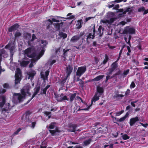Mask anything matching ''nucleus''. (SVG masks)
Here are the masks:
<instances>
[{"instance_id":"64","label":"nucleus","mask_w":148,"mask_h":148,"mask_svg":"<svg viewBox=\"0 0 148 148\" xmlns=\"http://www.w3.org/2000/svg\"><path fill=\"white\" fill-rule=\"evenodd\" d=\"M140 123L142 125V126L145 127H146L148 125L147 124H144L143 123Z\"/></svg>"},{"instance_id":"24","label":"nucleus","mask_w":148,"mask_h":148,"mask_svg":"<svg viewBox=\"0 0 148 148\" xmlns=\"http://www.w3.org/2000/svg\"><path fill=\"white\" fill-rule=\"evenodd\" d=\"M103 92V89L102 87L97 86V92L98 93L99 96H101Z\"/></svg>"},{"instance_id":"1","label":"nucleus","mask_w":148,"mask_h":148,"mask_svg":"<svg viewBox=\"0 0 148 148\" xmlns=\"http://www.w3.org/2000/svg\"><path fill=\"white\" fill-rule=\"evenodd\" d=\"M40 43V45L37 49L38 55L36 53L33 47L29 48L25 50V57L27 56L29 58H33L29 65V67H32L34 65L36 62L43 55L45 51V47L47 43L45 40H39L38 41ZM30 59L26 57L23 58L20 61V64L21 66L25 67L29 62Z\"/></svg>"},{"instance_id":"38","label":"nucleus","mask_w":148,"mask_h":148,"mask_svg":"<svg viewBox=\"0 0 148 148\" xmlns=\"http://www.w3.org/2000/svg\"><path fill=\"white\" fill-rule=\"evenodd\" d=\"M44 113L46 115V117H47L46 118L47 119H49L50 118L51 116L49 115L51 114V112L46 111Z\"/></svg>"},{"instance_id":"43","label":"nucleus","mask_w":148,"mask_h":148,"mask_svg":"<svg viewBox=\"0 0 148 148\" xmlns=\"http://www.w3.org/2000/svg\"><path fill=\"white\" fill-rule=\"evenodd\" d=\"M30 114V112L29 111H27L26 112L25 115L26 116V118L27 119V118H28V119H29V116Z\"/></svg>"},{"instance_id":"27","label":"nucleus","mask_w":148,"mask_h":148,"mask_svg":"<svg viewBox=\"0 0 148 148\" xmlns=\"http://www.w3.org/2000/svg\"><path fill=\"white\" fill-rule=\"evenodd\" d=\"M104 77L103 75H99L95 78L92 80L93 82H97L99 81L103 78Z\"/></svg>"},{"instance_id":"56","label":"nucleus","mask_w":148,"mask_h":148,"mask_svg":"<svg viewBox=\"0 0 148 148\" xmlns=\"http://www.w3.org/2000/svg\"><path fill=\"white\" fill-rule=\"evenodd\" d=\"M84 84V82L81 79L79 80V84L81 86H83Z\"/></svg>"},{"instance_id":"5","label":"nucleus","mask_w":148,"mask_h":148,"mask_svg":"<svg viewBox=\"0 0 148 148\" xmlns=\"http://www.w3.org/2000/svg\"><path fill=\"white\" fill-rule=\"evenodd\" d=\"M55 18H52V21H51L50 19H49L46 21V23H47V24L48 25L47 27V29H49L50 27V25H52L53 23L52 21L56 22L58 23L60 22V21H61V22H62V21H65V20H62L61 19V18L62 19L63 18L62 17H61L56 16H55Z\"/></svg>"},{"instance_id":"52","label":"nucleus","mask_w":148,"mask_h":148,"mask_svg":"<svg viewBox=\"0 0 148 148\" xmlns=\"http://www.w3.org/2000/svg\"><path fill=\"white\" fill-rule=\"evenodd\" d=\"M60 47H59L58 48L56 51V54H58V55L60 53Z\"/></svg>"},{"instance_id":"28","label":"nucleus","mask_w":148,"mask_h":148,"mask_svg":"<svg viewBox=\"0 0 148 148\" xmlns=\"http://www.w3.org/2000/svg\"><path fill=\"white\" fill-rule=\"evenodd\" d=\"M40 90V87H36L34 89V92L32 97V99L39 92Z\"/></svg>"},{"instance_id":"51","label":"nucleus","mask_w":148,"mask_h":148,"mask_svg":"<svg viewBox=\"0 0 148 148\" xmlns=\"http://www.w3.org/2000/svg\"><path fill=\"white\" fill-rule=\"evenodd\" d=\"M21 130V128H18L17 130L14 132V134L15 135H16L18 134V133Z\"/></svg>"},{"instance_id":"25","label":"nucleus","mask_w":148,"mask_h":148,"mask_svg":"<svg viewBox=\"0 0 148 148\" xmlns=\"http://www.w3.org/2000/svg\"><path fill=\"white\" fill-rule=\"evenodd\" d=\"M11 107L10 106L9 103H6L5 105L4 108H3V110L5 111H8L10 109Z\"/></svg>"},{"instance_id":"37","label":"nucleus","mask_w":148,"mask_h":148,"mask_svg":"<svg viewBox=\"0 0 148 148\" xmlns=\"http://www.w3.org/2000/svg\"><path fill=\"white\" fill-rule=\"evenodd\" d=\"M47 147V144L45 141H44L40 145L41 148H46Z\"/></svg>"},{"instance_id":"36","label":"nucleus","mask_w":148,"mask_h":148,"mask_svg":"<svg viewBox=\"0 0 148 148\" xmlns=\"http://www.w3.org/2000/svg\"><path fill=\"white\" fill-rule=\"evenodd\" d=\"M105 58L103 62V64H106L109 59L108 57V55L106 54H105Z\"/></svg>"},{"instance_id":"55","label":"nucleus","mask_w":148,"mask_h":148,"mask_svg":"<svg viewBox=\"0 0 148 148\" xmlns=\"http://www.w3.org/2000/svg\"><path fill=\"white\" fill-rule=\"evenodd\" d=\"M119 7V5L118 4H116L115 5H114V6L113 8V9L117 10Z\"/></svg>"},{"instance_id":"18","label":"nucleus","mask_w":148,"mask_h":148,"mask_svg":"<svg viewBox=\"0 0 148 148\" xmlns=\"http://www.w3.org/2000/svg\"><path fill=\"white\" fill-rule=\"evenodd\" d=\"M19 27V25L17 24H15L11 26L8 29V31L12 32L16 30Z\"/></svg>"},{"instance_id":"4","label":"nucleus","mask_w":148,"mask_h":148,"mask_svg":"<svg viewBox=\"0 0 148 148\" xmlns=\"http://www.w3.org/2000/svg\"><path fill=\"white\" fill-rule=\"evenodd\" d=\"M16 71L15 73V87L17 88L18 87H16V85L19 84L21 79L22 72L19 68H16Z\"/></svg>"},{"instance_id":"42","label":"nucleus","mask_w":148,"mask_h":148,"mask_svg":"<svg viewBox=\"0 0 148 148\" xmlns=\"http://www.w3.org/2000/svg\"><path fill=\"white\" fill-rule=\"evenodd\" d=\"M21 35V33L18 31H17L15 34V37L16 38L18 37Z\"/></svg>"},{"instance_id":"23","label":"nucleus","mask_w":148,"mask_h":148,"mask_svg":"<svg viewBox=\"0 0 148 148\" xmlns=\"http://www.w3.org/2000/svg\"><path fill=\"white\" fill-rule=\"evenodd\" d=\"M95 28L94 27L93 29V32H92V33L89 34L87 38V41H88V39H90V38H91V39L94 38L95 37Z\"/></svg>"},{"instance_id":"62","label":"nucleus","mask_w":148,"mask_h":148,"mask_svg":"<svg viewBox=\"0 0 148 148\" xmlns=\"http://www.w3.org/2000/svg\"><path fill=\"white\" fill-rule=\"evenodd\" d=\"M83 1H81L79 2H77V5L78 6L80 5L83 4Z\"/></svg>"},{"instance_id":"45","label":"nucleus","mask_w":148,"mask_h":148,"mask_svg":"<svg viewBox=\"0 0 148 148\" xmlns=\"http://www.w3.org/2000/svg\"><path fill=\"white\" fill-rule=\"evenodd\" d=\"M123 111L122 110L121 111L117 112L116 113L115 116H119L123 113Z\"/></svg>"},{"instance_id":"48","label":"nucleus","mask_w":148,"mask_h":148,"mask_svg":"<svg viewBox=\"0 0 148 148\" xmlns=\"http://www.w3.org/2000/svg\"><path fill=\"white\" fill-rule=\"evenodd\" d=\"M135 86V85L134 82H132L131 84L130 87L131 88H134Z\"/></svg>"},{"instance_id":"54","label":"nucleus","mask_w":148,"mask_h":148,"mask_svg":"<svg viewBox=\"0 0 148 148\" xmlns=\"http://www.w3.org/2000/svg\"><path fill=\"white\" fill-rule=\"evenodd\" d=\"M122 52V50H121V51H120L119 54V57L116 60V62H118V60L120 59L121 54Z\"/></svg>"},{"instance_id":"35","label":"nucleus","mask_w":148,"mask_h":148,"mask_svg":"<svg viewBox=\"0 0 148 148\" xmlns=\"http://www.w3.org/2000/svg\"><path fill=\"white\" fill-rule=\"evenodd\" d=\"M129 70L127 69L126 70H125L124 71L123 74L122 75L123 76V77H124L128 74L129 72Z\"/></svg>"},{"instance_id":"14","label":"nucleus","mask_w":148,"mask_h":148,"mask_svg":"<svg viewBox=\"0 0 148 148\" xmlns=\"http://www.w3.org/2000/svg\"><path fill=\"white\" fill-rule=\"evenodd\" d=\"M29 123H31V124L29 125V126L31 128L34 129L36 125V120L34 118H32L29 121Z\"/></svg>"},{"instance_id":"3","label":"nucleus","mask_w":148,"mask_h":148,"mask_svg":"<svg viewBox=\"0 0 148 148\" xmlns=\"http://www.w3.org/2000/svg\"><path fill=\"white\" fill-rule=\"evenodd\" d=\"M16 47L14 45H7L5 47V48L9 49L10 50V64L11 66V69L12 70H14L17 67L18 64L16 63L12 62L13 55L15 51V49Z\"/></svg>"},{"instance_id":"49","label":"nucleus","mask_w":148,"mask_h":148,"mask_svg":"<svg viewBox=\"0 0 148 148\" xmlns=\"http://www.w3.org/2000/svg\"><path fill=\"white\" fill-rule=\"evenodd\" d=\"M61 24H59V23H56L55 24V25L54 26H56V28L57 29H58L60 28V25Z\"/></svg>"},{"instance_id":"59","label":"nucleus","mask_w":148,"mask_h":148,"mask_svg":"<svg viewBox=\"0 0 148 148\" xmlns=\"http://www.w3.org/2000/svg\"><path fill=\"white\" fill-rule=\"evenodd\" d=\"M112 78V77H111L110 76L108 75L106 77V82H107V81L109 79Z\"/></svg>"},{"instance_id":"50","label":"nucleus","mask_w":148,"mask_h":148,"mask_svg":"<svg viewBox=\"0 0 148 148\" xmlns=\"http://www.w3.org/2000/svg\"><path fill=\"white\" fill-rule=\"evenodd\" d=\"M128 9H127L126 11L123 12V9H121L119 10V12H123L122 13L123 14H126V12H128Z\"/></svg>"},{"instance_id":"33","label":"nucleus","mask_w":148,"mask_h":148,"mask_svg":"<svg viewBox=\"0 0 148 148\" xmlns=\"http://www.w3.org/2000/svg\"><path fill=\"white\" fill-rule=\"evenodd\" d=\"M59 35L60 37H62L63 38H66L67 36V35L66 34L64 33L61 32H59Z\"/></svg>"},{"instance_id":"29","label":"nucleus","mask_w":148,"mask_h":148,"mask_svg":"<svg viewBox=\"0 0 148 148\" xmlns=\"http://www.w3.org/2000/svg\"><path fill=\"white\" fill-rule=\"evenodd\" d=\"M92 141V139L91 138H89L88 140H85L83 142V146H85L89 145Z\"/></svg>"},{"instance_id":"19","label":"nucleus","mask_w":148,"mask_h":148,"mask_svg":"<svg viewBox=\"0 0 148 148\" xmlns=\"http://www.w3.org/2000/svg\"><path fill=\"white\" fill-rule=\"evenodd\" d=\"M114 18H110V20H109L107 19H102L101 21V23H103L105 24H110L112 23V22L114 21Z\"/></svg>"},{"instance_id":"22","label":"nucleus","mask_w":148,"mask_h":148,"mask_svg":"<svg viewBox=\"0 0 148 148\" xmlns=\"http://www.w3.org/2000/svg\"><path fill=\"white\" fill-rule=\"evenodd\" d=\"M69 127L70 128V129H68V130L71 132H75V128L77 127L76 125L74 124H71L69 125Z\"/></svg>"},{"instance_id":"57","label":"nucleus","mask_w":148,"mask_h":148,"mask_svg":"<svg viewBox=\"0 0 148 148\" xmlns=\"http://www.w3.org/2000/svg\"><path fill=\"white\" fill-rule=\"evenodd\" d=\"M131 35H129V40L127 42V44L129 45H130V40L131 38Z\"/></svg>"},{"instance_id":"34","label":"nucleus","mask_w":148,"mask_h":148,"mask_svg":"<svg viewBox=\"0 0 148 148\" xmlns=\"http://www.w3.org/2000/svg\"><path fill=\"white\" fill-rule=\"evenodd\" d=\"M128 116V113H127L124 116L120 119L119 120V121L120 122H122L124 121L125 120V119H126V118Z\"/></svg>"},{"instance_id":"15","label":"nucleus","mask_w":148,"mask_h":148,"mask_svg":"<svg viewBox=\"0 0 148 148\" xmlns=\"http://www.w3.org/2000/svg\"><path fill=\"white\" fill-rule=\"evenodd\" d=\"M137 11L140 12H143V14L145 15L148 13V8L147 10H145L144 6H140L138 8Z\"/></svg>"},{"instance_id":"30","label":"nucleus","mask_w":148,"mask_h":148,"mask_svg":"<svg viewBox=\"0 0 148 148\" xmlns=\"http://www.w3.org/2000/svg\"><path fill=\"white\" fill-rule=\"evenodd\" d=\"M56 62V60H50L46 64V65H49L51 66L53 64Z\"/></svg>"},{"instance_id":"7","label":"nucleus","mask_w":148,"mask_h":148,"mask_svg":"<svg viewBox=\"0 0 148 148\" xmlns=\"http://www.w3.org/2000/svg\"><path fill=\"white\" fill-rule=\"evenodd\" d=\"M24 38L27 40V42L29 45L31 42H33L35 39H36L35 35L33 34L31 37V34L29 33H26L24 35Z\"/></svg>"},{"instance_id":"10","label":"nucleus","mask_w":148,"mask_h":148,"mask_svg":"<svg viewBox=\"0 0 148 148\" xmlns=\"http://www.w3.org/2000/svg\"><path fill=\"white\" fill-rule=\"evenodd\" d=\"M123 32L125 34H134L135 33V29L133 27L127 26L125 28Z\"/></svg>"},{"instance_id":"6","label":"nucleus","mask_w":148,"mask_h":148,"mask_svg":"<svg viewBox=\"0 0 148 148\" xmlns=\"http://www.w3.org/2000/svg\"><path fill=\"white\" fill-rule=\"evenodd\" d=\"M86 66H85L79 67L76 73V76L80 77L86 71Z\"/></svg>"},{"instance_id":"47","label":"nucleus","mask_w":148,"mask_h":148,"mask_svg":"<svg viewBox=\"0 0 148 148\" xmlns=\"http://www.w3.org/2000/svg\"><path fill=\"white\" fill-rule=\"evenodd\" d=\"M67 77H68L67 76L66 77H65L62 79V81L61 82V83L62 84H63L66 82Z\"/></svg>"},{"instance_id":"21","label":"nucleus","mask_w":148,"mask_h":148,"mask_svg":"<svg viewBox=\"0 0 148 148\" xmlns=\"http://www.w3.org/2000/svg\"><path fill=\"white\" fill-rule=\"evenodd\" d=\"M73 68L72 66L69 65L66 67V73L67 74V77L69 76L72 72Z\"/></svg>"},{"instance_id":"61","label":"nucleus","mask_w":148,"mask_h":148,"mask_svg":"<svg viewBox=\"0 0 148 148\" xmlns=\"http://www.w3.org/2000/svg\"><path fill=\"white\" fill-rule=\"evenodd\" d=\"M80 77L77 76V79H74V81L75 82H77L78 81H79V80H81L79 78Z\"/></svg>"},{"instance_id":"9","label":"nucleus","mask_w":148,"mask_h":148,"mask_svg":"<svg viewBox=\"0 0 148 148\" xmlns=\"http://www.w3.org/2000/svg\"><path fill=\"white\" fill-rule=\"evenodd\" d=\"M49 73V71L48 70L46 71L45 72L41 71L40 72L41 77L44 80L43 84H45V82L46 80H48V77Z\"/></svg>"},{"instance_id":"31","label":"nucleus","mask_w":148,"mask_h":148,"mask_svg":"<svg viewBox=\"0 0 148 148\" xmlns=\"http://www.w3.org/2000/svg\"><path fill=\"white\" fill-rule=\"evenodd\" d=\"M76 95V93H74L73 94H71L70 97L69 101L70 102H72L75 99Z\"/></svg>"},{"instance_id":"63","label":"nucleus","mask_w":148,"mask_h":148,"mask_svg":"<svg viewBox=\"0 0 148 148\" xmlns=\"http://www.w3.org/2000/svg\"><path fill=\"white\" fill-rule=\"evenodd\" d=\"M47 89L45 88L43 90V93L44 94H45L46 93V92L47 90Z\"/></svg>"},{"instance_id":"12","label":"nucleus","mask_w":148,"mask_h":148,"mask_svg":"<svg viewBox=\"0 0 148 148\" xmlns=\"http://www.w3.org/2000/svg\"><path fill=\"white\" fill-rule=\"evenodd\" d=\"M27 75L28 77V79H30L31 81L33 79V78L36 74V72L33 70H31L27 72Z\"/></svg>"},{"instance_id":"2","label":"nucleus","mask_w":148,"mask_h":148,"mask_svg":"<svg viewBox=\"0 0 148 148\" xmlns=\"http://www.w3.org/2000/svg\"><path fill=\"white\" fill-rule=\"evenodd\" d=\"M31 88L29 84L23 87L21 90V93H14L13 94L12 101L15 104H17L22 102L26 96L30 95L29 90Z\"/></svg>"},{"instance_id":"53","label":"nucleus","mask_w":148,"mask_h":148,"mask_svg":"<svg viewBox=\"0 0 148 148\" xmlns=\"http://www.w3.org/2000/svg\"><path fill=\"white\" fill-rule=\"evenodd\" d=\"M6 90L5 89L1 88L0 90V94L1 93H4L6 92Z\"/></svg>"},{"instance_id":"39","label":"nucleus","mask_w":148,"mask_h":148,"mask_svg":"<svg viewBox=\"0 0 148 148\" xmlns=\"http://www.w3.org/2000/svg\"><path fill=\"white\" fill-rule=\"evenodd\" d=\"M126 0H116L113 1H112L110 2L111 3H120L121 1H123L124 2H126Z\"/></svg>"},{"instance_id":"8","label":"nucleus","mask_w":148,"mask_h":148,"mask_svg":"<svg viewBox=\"0 0 148 148\" xmlns=\"http://www.w3.org/2000/svg\"><path fill=\"white\" fill-rule=\"evenodd\" d=\"M55 123H52L48 127V129L49 130L50 133L53 136H55L58 134V130H50V129H53L55 127Z\"/></svg>"},{"instance_id":"60","label":"nucleus","mask_w":148,"mask_h":148,"mask_svg":"<svg viewBox=\"0 0 148 148\" xmlns=\"http://www.w3.org/2000/svg\"><path fill=\"white\" fill-rule=\"evenodd\" d=\"M94 18V17H88L86 18V19H85L86 21H87L89 20L90 19H91V18Z\"/></svg>"},{"instance_id":"46","label":"nucleus","mask_w":148,"mask_h":148,"mask_svg":"<svg viewBox=\"0 0 148 148\" xmlns=\"http://www.w3.org/2000/svg\"><path fill=\"white\" fill-rule=\"evenodd\" d=\"M70 50V49H68L65 50V49H64L63 50V51L64 52L63 54L64 56H67V52L69 51Z\"/></svg>"},{"instance_id":"16","label":"nucleus","mask_w":148,"mask_h":148,"mask_svg":"<svg viewBox=\"0 0 148 148\" xmlns=\"http://www.w3.org/2000/svg\"><path fill=\"white\" fill-rule=\"evenodd\" d=\"M57 99V100L58 101H62L64 100H69L67 97L66 95H64L62 94H61L59 96H58Z\"/></svg>"},{"instance_id":"58","label":"nucleus","mask_w":148,"mask_h":148,"mask_svg":"<svg viewBox=\"0 0 148 148\" xmlns=\"http://www.w3.org/2000/svg\"><path fill=\"white\" fill-rule=\"evenodd\" d=\"M76 99L78 100H79L81 101L83 103V100H82V99L79 96H77L76 97Z\"/></svg>"},{"instance_id":"13","label":"nucleus","mask_w":148,"mask_h":148,"mask_svg":"<svg viewBox=\"0 0 148 148\" xmlns=\"http://www.w3.org/2000/svg\"><path fill=\"white\" fill-rule=\"evenodd\" d=\"M140 120V118L138 116L131 119L130 121V124L131 126H132L137 121Z\"/></svg>"},{"instance_id":"32","label":"nucleus","mask_w":148,"mask_h":148,"mask_svg":"<svg viewBox=\"0 0 148 148\" xmlns=\"http://www.w3.org/2000/svg\"><path fill=\"white\" fill-rule=\"evenodd\" d=\"M102 29V27L101 26H100L98 29L97 33L100 36H101L103 33V31Z\"/></svg>"},{"instance_id":"20","label":"nucleus","mask_w":148,"mask_h":148,"mask_svg":"<svg viewBox=\"0 0 148 148\" xmlns=\"http://www.w3.org/2000/svg\"><path fill=\"white\" fill-rule=\"evenodd\" d=\"M0 107H3L4 105L5 102V97L4 96H2L0 97Z\"/></svg>"},{"instance_id":"44","label":"nucleus","mask_w":148,"mask_h":148,"mask_svg":"<svg viewBox=\"0 0 148 148\" xmlns=\"http://www.w3.org/2000/svg\"><path fill=\"white\" fill-rule=\"evenodd\" d=\"M3 87L4 88L8 89L10 88V86L9 84L7 83H5L3 85Z\"/></svg>"},{"instance_id":"40","label":"nucleus","mask_w":148,"mask_h":148,"mask_svg":"<svg viewBox=\"0 0 148 148\" xmlns=\"http://www.w3.org/2000/svg\"><path fill=\"white\" fill-rule=\"evenodd\" d=\"M76 26L78 29L82 27L81 23L80 21L78 20L77 21V23L76 24Z\"/></svg>"},{"instance_id":"26","label":"nucleus","mask_w":148,"mask_h":148,"mask_svg":"<svg viewBox=\"0 0 148 148\" xmlns=\"http://www.w3.org/2000/svg\"><path fill=\"white\" fill-rule=\"evenodd\" d=\"M100 97L99 96L98 93H96L92 100V103L93 102H95L96 101L98 100L99 99V97Z\"/></svg>"},{"instance_id":"11","label":"nucleus","mask_w":148,"mask_h":148,"mask_svg":"<svg viewBox=\"0 0 148 148\" xmlns=\"http://www.w3.org/2000/svg\"><path fill=\"white\" fill-rule=\"evenodd\" d=\"M116 61L112 63L111 66V68L109 70L108 74H110L112 72L116 69L118 66V64Z\"/></svg>"},{"instance_id":"41","label":"nucleus","mask_w":148,"mask_h":148,"mask_svg":"<svg viewBox=\"0 0 148 148\" xmlns=\"http://www.w3.org/2000/svg\"><path fill=\"white\" fill-rule=\"evenodd\" d=\"M122 138L123 139L126 140L130 138V137L127 134H124L122 136Z\"/></svg>"},{"instance_id":"17","label":"nucleus","mask_w":148,"mask_h":148,"mask_svg":"<svg viewBox=\"0 0 148 148\" xmlns=\"http://www.w3.org/2000/svg\"><path fill=\"white\" fill-rule=\"evenodd\" d=\"M81 38V36L76 35L73 36L71 39L70 41L72 43H75L77 42Z\"/></svg>"}]
</instances>
